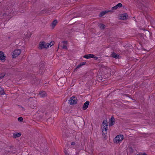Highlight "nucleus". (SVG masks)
<instances>
[{"label":"nucleus","instance_id":"29","mask_svg":"<svg viewBox=\"0 0 155 155\" xmlns=\"http://www.w3.org/2000/svg\"><path fill=\"white\" fill-rule=\"evenodd\" d=\"M64 152L65 155H68V154L67 153V151L66 150H65Z\"/></svg>","mask_w":155,"mask_h":155},{"label":"nucleus","instance_id":"32","mask_svg":"<svg viewBox=\"0 0 155 155\" xmlns=\"http://www.w3.org/2000/svg\"><path fill=\"white\" fill-rule=\"evenodd\" d=\"M136 155H143V154L142 153H140Z\"/></svg>","mask_w":155,"mask_h":155},{"label":"nucleus","instance_id":"8","mask_svg":"<svg viewBox=\"0 0 155 155\" xmlns=\"http://www.w3.org/2000/svg\"><path fill=\"white\" fill-rule=\"evenodd\" d=\"M128 15L127 13H125L122 14H121L119 18L120 19H122L125 20H126L127 18Z\"/></svg>","mask_w":155,"mask_h":155},{"label":"nucleus","instance_id":"26","mask_svg":"<svg viewBox=\"0 0 155 155\" xmlns=\"http://www.w3.org/2000/svg\"><path fill=\"white\" fill-rule=\"evenodd\" d=\"M62 48L63 49H68V48L65 45H64L62 47Z\"/></svg>","mask_w":155,"mask_h":155},{"label":"nucleus","instance_id":"6","mask_svg":"<svg viewBox=\"0 0 155 155\" xmlns=\"http://www.w3.org/2000/svg\"><path fill=\"white\" fill-rule=\"evenodd\" d=\"M123 139V135H118L117 136L114 138V141L116 143H118L121 141Z\"/></svg>","mask_w":155,"mask_h":155},{"label":"nucleus","instance_id":"20","mask_svg":"<svg viewBox=\"0 0 155 155\" xmlns=\"http://www.w3.org/2000/svg\"><path fill=\"white\" fill-rule=\"evenodd\" d=\"M0 94L1 95H4L5 94L4 91L2 89H0Z\"/></svg>","mask_w":155,"mask_h":155},{"label":"nucleus","instance_id":"14","mask_svg":"<svg viewBox=\"0 0 155 155\" xmlns=\"http://www.w3.org/2000/svg\"><path fill=\"white\" fill-rule=\"evenodd\" d=\"M5 58V56L4 55V53L2 51H0V60H2Z\"/></svg>","mask_w":155,"mask_h":155},{"label":"nucleus","instance_id":"36","mask_svg":"<svg viewBox=\"0 0 155 155\" xmlns=\"http://www.w3.org/2000/svg\"><path fill=\"white\" fill-rule=\"evenodd\" d=\"M31 107L32 108H34V106H33V107Z\"/></svg>","mask_w":155,"mask_h":155},{"label":"nucleus","instance_id":"35","mask_svg":"<svg viewBox=\"0 0 155 155\" xmlns=\"http://www.w3.org/2000/svg\"><path fill=\"white\" fill-rule=\"evenodd\" d=\"M130 149H131V150H132V152H133V150L132 149V148H130Z\"/></svg>","mask_w":155,"mask_h":155},{"label":"nucleus","instance_id":"28","mask_svg":"<svg viewBox=\"0 0 155 155\" xmlns=\"http://www.w3.org/2000/svg\"><path fill=\"white\" fill-rule=\"evenodd\" d=\"M42 80L41 79H40L39 80H38V82H37V83H38V84H40L41 82L42 81Z\"/></svg>","mask_w":155,"mask_h":155},{"label":"nucleus","instance_id":"17","mask_svg":"<svg viewBox=\"0 0 155 155\" xmlns=\"http://www.w3.org/2000/svg\"><path fill=\"white\" fill-rule=\"evenodd\" d=\"M40 95L41 97H44L46 95V93L45 91L41 92L40 93Z\"/></svg>","mask_w":155,"mask_h":155},{"label":"nucleus","instance_id":"33","mask_svg":"<svg viewBox=\"0 0 155 155\" xmlns=\"http://www.w3.org/2000/svg\"><path fill=\"white\" fill-rule=\"evenodd\" d=\"M63 79H60L59 80L58 82H60Z\"/></svg>","mask_w":155,"mask_h":155},{"label":"nucleus","instance_id":"13","mask_svg":"<svg viewBox=\"0 0 155 155\" xmlns=\"http://www.w3.org/2000/svg\"><path fill=\"white\" fill-rule=\"evenodd\" d=\"M111 56L115 59H119V55L116 54L114 52H113L111 54Z\"/></svg>","mask_w":155,"mask_h":155},{"label":"nucleus","instance_id":"27","mask_svg":"<svg viewBox=\"0 0 155 155\" xmlns=\"http://www.w3.org/2000/svg\"><path fill=\"white\" fill-rule=\"evenodd\" d=\"M80 64H81V66H82L86 64V63L85 62H81L80 63Z\"/></svg>","mask_w":155,"mask_h":155},{"label":"nucleus","instance_id":"2","mask_svg":"<svg viewBox=\"0 0 155 155\" xmlns=\"http://www.w3.org/2000/svg\"><path fill=\"white\" fill-rule=\"evenodd\" d=\"M102 125L103 126V130H102L103 134H105L107 133V120H103Z\"/></svg>","mask_w":155,"mask_h":155},{"label":"nucleus","instance_id":"21","mask_svg":"<svg viewBox=\"0 0 155 155\" xmlns=\"http://www.w3.org/2000/svg\"><path fill=\"white\" fill-rule=\"evenodd\" d=\"M105 78H103L101 76H100V77H99V80H100L101 81H104Z\"/></svg>","mask_w":155,"mask_h":155},{"label":"nucleus","instance_id":"22","mask_svg":"<svg viewBox=\"0 0 155 155\" xmlns=\"http://www.w3.org/2000/svg\"><path fill=\"white\" fill-rule=\"evenodd\" d=\"M18 119L19 121L20 122H23V118L21 117H18Z\"/></svg>","mask_w":155,"mask_h":155},{"label":"nucleus","instance_id":"15","mask_svg":"<svg viewBox=\"0 0 155 155\" xmlns=\"http://www.w3.org/2000/svg\"><path fill=\"white\" fill-rule=\"evenodd\" d=\"M38 80L36 78V77L34 76L31 79V81L32 83L36 84H38V83L37 82H38Z\"/></svg>","mask_w":155,"mask_h":155},{"label":"nucleus","instance_id":"10","mask_svg":"<svg viewBox=\"0 0 155 155\" xmlns=\"http://www.w3.org/2000/svg\"><path fill=\"white\" fill-rule=\"evenodd\" d=\"M115 122V118L114 117L112 116L111 119L110 120V123L109 124V126L110 127L111 126H112L114 124V123Z\"/></svg>","mask_w":155,"mask_h":155},{"label":"nucleus","instance_id":"3","mask_svg":"<svg viewBox=\"0 0 155 155\" xmlns=\"http://www.w3.org/2000/svg\"><path fill=\"white\" fill-rule=\"evenodd\" d=\"M77 99L74 96L71 97L69 100L68 103L71 104H75L77 103Z\"/></svg>","mask_w":155,"mask_h":155},{"label":"nucleus","instance_id":"12","mask_svg":"<svg viewBox=\"0 0 155 155\" xmlns=\"http://www.w3.org/2000/svg\"><path fill=\"white\" fill-rule=\"evenodd\" d=\"M89 104V101H86L84 104L82 108L83 110H86L88 107Z\"/></svg>","mask_w":155,"mask_h":155},{"label":"nucleus","instance_id":"9","mask_svg":"<svg viewBox=\"0 0 155 155\" xmlns=\"http://www.w3.org/2000/svg\"><path fill=\"white\" fill-rule=\"evenodd\" d=\"M45 70L44 65L43 64H41L39 65V73L42 74Z\"/></svg>","mask_w":155,"mask_h":155},{"label":"nucleus","instance_id":"7","mask_svg":"<svg viewBox=\"0 0 155 155\" xmlns=\"http://www.w3.org/2000/svg\"><path fill=\"white\" fill-rule=\"evenodd\" d=\"M122 5L121 3H119L116 6L112 8L110 10H112V12H113L114 11L113 10H116L117 8H119L122 7Z\"/></svg>","mask_w":155,"mask_h":155},{"label":"nucleus","instance_id":"16","mask_svg":"<svg viewBox=\"0 0 155 155\" xmlns=\"http://www.w3.org/2000/svg\"><path fill=\"white\" fill-rule=\"evenodd\" d=\"M21 134L19 133H15L13 134V137L14 138L18 137L21 136Z\"/></svg>","mask_w":155,"mask_h":155},{"label":"nucleus","instance_id":"24","mask_svg":"<svg viewBox=\"0 0 155 155\" xmlns=\"http://www.w3.org/2000/svg\"><path fill=\"white\" fill-rule=\"evenodd\" d=\"M5 75V74H0V79H1L2 78L4 77Z\"/></svg>","mask_w":155,"mask_h":155},{"label":"nucleus","instance_id":"23","mask_svg":"<svg viewBox=\"0 0 155 155\" xmlns=\"http://www.w3.org/2000/svg\"><path fill=\"white\" fill-rule=\"evenodd\" d=\"M81 66H81V64L80 63V64H79V65H77V66L76 68L75 69L74 71H76L77 68H80V67H81Z\"/></svg>","mask_w":155,"mask_h":155},{"label":"nucleus","instance_id":"18","mask_svg":"<svg viewBox=\"0 0 155 155\" xmlns=\"http://www.w3.org/2000/svg\"><path fill=\"white\" fill-rule=\"evenodd\" d=\"M99 27L100 28L102 29H104L105 28V25L102 24H100L99 25Z\"/></svg>","mask_w":155,"mask_h":155},{"label":"nucleus","instance_id":"1","mask_svg":"<svg viewBox=\"0 0 155 155\" xmlns=\"http://www.w3.org/2000/svg\"><path fill=\"white\" fill-rule=\"evenodd\" d=\"M51 42L50 43L45 44L44 41L40 42L39 44V48L40 49H42L44 48H47L49 47V45H50V47H51L53 45V44L51 45Z\"/></svg>","mask_w":155,"mask_h":155},{"label":"nucleus","instance_id":"31","mask_svg":"<svg viewBox=\"0 0 155 155\" xmlns=\"http://www.w3.org/2000/svg\"><path fill=\"white\" fill-rule=\"evenodd\" d=\"M5 151H6L5 153H8L9 152H10L8 150H5Z\"/></svg>","mask_w":155,"mask_h":155},{"label":"nucleus","instance_id":"19","mask_svg":"<svg viewBox=\"0 0 155 155\" xmlns=\"http://www.w3.org/2000/svg\"><path fill=\"white\" fill-rule=\"evenodd\" d=\"M57 23V20H55L52 23V26L54 27Z\"/></svg>","mask_w":155,"mask_h":155},{"label":"nucleus","instance_id":"30","mask_svg":"<svg viewBox=\"0 0 155 155\" xmlns=\"http://www.w3.org/2000/svg\"><path fill=\"white\" fill-rule=\"evenodd\" d=\"M75 144V142H73L71 143V145H74Z\"/></svg>","mask_w":155,"mask_h":155},{"label":"nucleus","instance_id":"34","mask_svg":"<svg viewBox=\"0 0 155 155\" xmlns=\"http://www.w3.org/2000/svg\"><path fill=\"white\" fill-rule=\"evenodd\" d=\"M143 155H147L146 153H143Z\"/></svg>","mask_w":155,"mask_h":155},{"label":"nucleus","instance_id":"25","mask_svg":"<svg viewBox=\"0 0 155 155\" xmlns=\"http://www.w3.org/2000/svg\"><path fill=\"white\" fill-rule=\"evenodd\" d=\"M62 43H63L64 45H67L68 44V41H63L61 42Z\"/></svg>","mask_w":155,"mask_h":155},{"label":"nucleus","instance_id":"11","mask_svg":"<svg viewBox=\"0 0 155 155\" xmlns=\"http://www.w3.org/2000/svg\"><path fill=\"white\" fill-rule=\"evenodd\" d=\"M112 12V10H106L104 11H103L100 12L99 16L100 17H102L104 15H105L106 13H108V12Z\"/></svg>","mask_w":155,"mask_h":155},{"label":"nucleus","instance_id":"4","mask_svg":"<svg viewBox=\"0 0 155 155\" xmlns=\"http://www.w3.org/2000/svg\"><path fill=\"white\" fill-rule=\"evenodd\" d=\"M21 50L20 49H18L14 50L13 52L12 56L13 58H16L18 57L21 53Z\"/></svg>","mask_w":155,"mask_h":155},{"label":"nucleus","instance_id":"5","mask_svg":"<svg viewBox=\"0 0 155 155\" xmlns=\"http://www.w3.org/2000/svg\"><path fill=\"white\" fill-rule=\"evenodd\" d=\"M83 57L87 59L90 58H93L95 60L98 59V57L95 56L94 54H92L85 55Z\"/></svg>","mask_w":155,"mask_h":155}]
</instances>
